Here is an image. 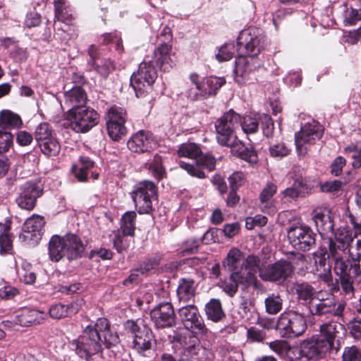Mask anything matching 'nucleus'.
Segmentation results:
<instances>
[{"label": "nucleus", "instance_id": "obj_1", "mask_svg": "<svg viewBox=\"0 0 361 361\" xmlns=\"http://www.w3.org/2000/svg\"><path fill=\"white\" fill-rule=\"evenodd\" d=\"M246 134L255 133L259 128L258 119L251 116H241L231 109L215 122L216 138L221 146L231 148L232 153L250 164H257L258 156L252 147H246L238 139L235 130L239 126Z\"/></svg>", "mask_w": 361, "mask_h": 361}, {"label": "nucleus", "instance_id": "obj_2", "mask_svg": "<svg viewBox=\"0 0 361 361\" xmlns=\"http://www.w3.org/2000/svg\"><path fill=\"white\" fill-rule=\"evenodd\" d=\"M265 44L263 31L250 27L242 30L237 39V57L235 62V80L243 85L255 79L257 65L254 56L258 55Z\"/></svg>", "mask_w": 361, "mask_h": 361}, {"label": "nucleus", "instance_id": "obj_3", "mask_svg": "<svg viewBox=\"0 0 361 361\" xmlns=\"http://www.w3.org/2000/svg\"><path fill=\"white\" fill-rule=\"evenodd\" d=\"M171 47L162 43L154 52L152 60L143 61L137 71L133 73L130 78V85L137 98L143 99V104L152 108L154 101L152 85L157 78L154 63L163 71H169L172 68L173 61L171 58Z\"/></svg>", "mask_w": 361, "mask_h": 361}, {"label": "nucleus", "instance_id": "obj_4", "mask_svg": "<svg viewBox=\"0 0 361 361\" xmlns=\"http://www.w3.org/2000/svg\"><path fill=\"white\" fill-rule=\"evenodd\" d=\"M118 343V335L110 329L108 320L99 318L94 326L88 325L83 334L73 341L72 347L85 361H106L102 345L109 348Z\"/></svg>", "mask_w": 361, "mask_h": 361}, {"label": "nucleus", "instance_id": "obj_5", "mask_svg": "<svg viewBox=\"0 0 361 361\" xmlns=\"http://www.w3.org/2000/svg\"><path fill=\"white\" fill-rule=\"evenodd\" d=\"M178 154L180 157L188 160V161L180 160L179 165L192 176L204 178L205 175L203 169H207L209 171L215 169L214 157L209 154H202L200 147L195 143L182 144L178 148Z\"/></svg>", "mask_w": 361, "mask_h": 361}, {"label": "nucleus", "instance_id": "obj_6", "mask_svg": "<svg viewBox=\"0 0 361 361\" xmlns=\"http://www.w3.org/2000/svg\"><path fill=\"white\" fill-rule=\"evenodd\" d=\"M85 250L81 239L75 234L67 233L63 237L53 235L49 243V255L51 261L59 262L63 257L69 260L81 257Z\"/></svg>", "mask_w": 361, "mask_h": 361}, {"label": "nucleus", "instance_id": "obj_7", "mask_svg": "<svg viewBox=\"0 0 361 361\" xmlns=\"http://www.w3.org/2000/svg\"><path fill=\"white\" fill-rule=\"evenodd\" d=\"M124 329L128 336L133 339L132 348L140 356L151 357L154 354L155 341L149 328L142 319L128 320Z\"/></svg>", "mask_w": 361, "mask_h": 361}, {"label": "nucleus", "instance_id": "obj_8", "mask_svg": "<svg viewBox=\"0 0 361 361\" xmlns=\"http://www.w3.org/2000/svg\"><path fill=\"white\" fill-rule=\"evenodd\" d=\"M330 351L315 334L290 347L287 351V356L290 361L319 360L324 358Z\"/></svg>", "mask_w": 361, "mask_h": 361}, {"label": "nucleus", "instance_id": "obj_9", "mask_svg": "<svg viewBox=\"0 0 361 361\" xmlns=\"http://www.w3.org/2000/svg\"><path fill=\"white\" fill-rule=\"evenodd\" d=\"M324 128L322 125L313 118L301 123L299 132L295 134V142L298 153L305 155L309 148L319 140L323 135Z\"/></svg>", "mask_w": 361, "mask_h": 361}, {"label": "nucleus", "instance_id": "obj_10", "mask_svg": "<svg viewBox=\"0 0 361 361\" xmlns=\"http://www.w3.org/2000/svg\"><path fill=\"white\" fill-rule=\"evenodd\" d=\"M130 196L140 214H149L153 202L157 201V187L152 181L140 182L133 187Z\"/></svg>", "mask_w": 361, "mask_h": 361}, {"label": "nucleus", "instance_id": "obj_11", "mask_svg": "<svg viewBox=\"0 0 361 361\" xmlns=\"http://www.w3.org/2000/svg\"><path fill=\"white\" fill-rule=\"evenodd\" d=\"M307 329L306 319L297 311H289L280 315L276 330L282 337L295 338L301 336Z\"/></svg>", "mask_w": 361, "mask_h": 361}, {"label": "nucleus", "instance_id": "obj_12", "mask_svg": "<svg viewBox=\"0 0 361 361\" xmlns=\"http://www.w3.org/2000/svg\"><path fill=\"white\" fill-rule=\"evenodd\" d=\"M66 117L71 128L80 133L88 132L99 122V115L97 111L86 106L68 110Z\"/></svg>", "mask_w": 361, "mask_h": 361}, {"label": "nucleus", "instance_id": "obj_13", "mask_svg": "<svg viewBox=\"0 0 361 361\" xmlns=\"http://www.w3.org/2000/svg\"><path fill=\"white\" fill-rule=\"evenodd\" d=\"M346 333L345 326L339 322H325L319 326V333L315 334L329 351L337 353Z\"/></svg>", "mask_w": 361, "mask_h": 361}, {"label": "nucleus", "instance_id": "obj_14", "mask_svg": "<svg viewBox=\"0 0 361 361\" xmlns=\"http://www.w3.org/2000/svg\"><path fill=\"white\" fill-rule=\"evenodd\" d=\"M287 234L289 243L298 250L309 251L315 245L316 233L307 225L290 226Z\"/></svg>", "mask_w": 361, "mask_h": 361}, {"label": "nucleus", "instance_id": "obj_15", "mask_svg": "<svg viewBox=\"0 0 361 361\" xmlns=\"http://www.w3.org/2000/svg\"><path fill=\"white\" fill-rule=\"evenodd\" d=\"M309 313L317 317H342L345 308V302H336L334 298H316L308 302Z\"/></svg>", "mask_w": 361, "mask_h": 361}, {"label": "nucleus", "instance_id": "obj_16", "mask_svg": "<svg viewBox=\"0 0 361 361\" xmlns=\"http://www.w3.org/2000/svg\"><path fill=\"white\" fill-rule=\"evenodd\" d=\"M42 192V185L39 180H28L19 187V195L16 199V202L22 209L31 211L35 206L37 199Z\"/></svg>", "mask_w": 361, "mask_h": 361}, {"label": "nucleus", "instance_id": "obj_17", "mask_svg": "<svg viewBox=\"0 0 361 361\" xmlns=\"http://www.w3.org/2000/svg\"><path fill=\"white\" fill-rule=\"evenodd\" d=\"M293 271L292 264L289 261L281 259L263 267L259 271V277L264 281L280 283L290 277Z\"/></svg>", "mask_w": 361, "mask_h": 361}, {"label": "nucleus", "instance_id": "obj_18", "mask_svg": "<svg viewBox=\"0 0 361 361\" xmlns=\"http://www.w3.org/2000/svg\"><path fill=\"white\" fill-rule=\"evenodd\" d=\"M44 224L42 216L33 214L25 221L19 235L20 240L30 245H37L43 235Z\"/></svg>", "mask_w": 361, "mask_h": 361}, {"label": "nucleus", "instance_id": "obj_19", "mask_svg": "<svg viewBox=\"0 0 361 361\" xmlns=\"http://www.w3.org/2000/svg\"><path fill=\"white\" fill-rule=\"evenodd\" d=\"M178 314L185 328L197 334H205L207 328L196 306L188 305L178 310Z\"/></svg>", "mask_w": 361, "mask_h": 361}, {"label": "nucleus", "instance_id": "obj_20", "mask_svg": "<svg viewBox=\"0 0 361 361\" xmlns=\"http://www.w3.org/2000/svg\"><path fill=\"white\" fill-rule=\"evenodd\" d=\"M150 317L157 329L172 327L176 324V314L170 302H161L150 311Z\"/></svg>", "mask_w": 361, "mask_h": 361}, {"label": "nucleus", "instance_id": "obj_21", "mask_svg": "<svg viewBox=\"0 0 361 361\" xmlns=\"http://www.w3.org/2000/svg\"><path fill=\"white\" fill-rule=\"evenodd\" d=\"M155 146L156 142L152 133L145 130H140L133 134L128 142V149L137 153L148 152Z\"/></svg>", "mask_w": 361, "mask_h": 361}, {"label": "nucleus", "instance_id": "obj_22", "mask_svg": "<svg viewBox=\"0 0 361 361\" xmlns=\"http://www.w3.org/2000/svg\"><path fill=\"white\" fill-rule=\"evenodd\" d=\"M86 101L85 91L80 86H75L63 93L61 106L63 110H73L85 106Z\"/></svg>", "mask_w": 361, "mask_h": 361}, {"label": "nucleus", "instance_id": "obj_23", "mask_svg": "<svg viewBox=\"0 0 361 361\" xmlns=\"http://www.w3.org/2000/svg\"><path fill=\"white\" fill-rule=\"evenodd\" d=\"M90 59L87 62L90 70H94L102 77H107L115 68L114 62L109 59H102L97 52L94 45H91L88 49Z\"/></svg>", "mask_w": 361, "mask_h": 361}, {"label": "nucleus", "instance_id": "obj_24", "mask_svg": "<svg viewBox=\"0 0 361 361\" xmlns=\"http://www.w3.org/2000/svg\"><path fill=\"white\" fill-rule=\"evenodd\" d=\"M326 251L324 249L317 250L313 253L314 264V272L322 281L325 283L332 281L331 265L328 261Z\"/></svg>", "mask_w": 361, "mask_h": 361}, {"label": "nucleus", "instance_id": "obj_25", "mask_svg": "<svg viewBox=\"0 0 361 361\" xmlns=\"http://www.w3.org/2000/svg\"><path fill=\"white\" fill-rule=\"evenodd\" d=\"M45 313L37 310L23 308L16 314L13 322L20 326H30L42 323Z\"/></svg>", "mask_w": 361, "mask_h": 361}, {"label": "nucleus", "instance_id": "obj_26", "mask_svg": "<svg viewBox=\"0 0 361 361\" xmlns=\"http://www.w3.org/2000/svg\"><path fill=\"white\" fill-rule=\"evenodd\" d=\"M259 265L260 259L253 255H248L245 261H243V266H244V268L241 267V271L244 274L247 285L257 286V273L259 274V271L262 269V268L259 267Z\"/></svg>", "mask_w": 361, "mask_h": 361}, {"label": "nucleus", "instance_id": "obj_27", "mask_svg": "<svg viewBox=\"0 0 361 361\" xmlns=\"http://www.w3.org/2000/svg\"><path fill=\"white\" fill-rule=\"evenodd\" d=\"M196 291L195 281L190 278H181L178 281L176 294L179 302L184 303L193 300Z\"/></svg>", "mask_w": 361, "mask_h": 361}, {"label": "nucleus", "instance_id": "obj_28", "mask_svg": "<svg viewBox=\"0 0 361 361\" xmlns=\"http://www.w3.org/2000/svg\"><path fill=\"white\" fill-rule=\"evenodd\" d=\"M225 83L226 80L224 78L210 76L204 78L200 82L202 99L215 95L216 91Z\"/></svg>", "mask_w": 361, "mask_h": 361}, {"label": "nucleus", "instance_id": "obj_29", "mask_svg": "<svg viewBox=\"0 0 361 361\" xmlns=\"http://www.w3.org/2000/svg\"><path fill=\"white\" fill-rule=\"evenodd\" d=\"M312 219L320 234L333 233L334 224L333 219L329 212H315Z\"/></svg>", "mask_w": 361, "mask_h": 361}, {"label": "nucleus", "instance_id": "obj_30", "mask_svg": "<svg viewBox=\"0 0 361 361\" xmlns=\"http://www.w3.org/2000/svg\"><path fill=\"white\" fill-rule=\"evenodd\" d=\"M293 288L297 298L305 302L307 306L309 302L316 299L314 297L317 293L315 288L307 282H296Z\"/></svg>", "mask_w": 361, "mask_h": 361}, {"label": "nucleus", "instance_id": "obj_31", "mask_svg": "<svg viewBox=\"0 0 361 361\" xmlns=\"http://www.w3.org/2000/svg\"><path fill=\"white\" fill-rule=\"evenodd\" d=\"M242 259V252L238 248H231L223 262V266L231 273L234 271H241L243 262Z\"/></svg>", "mask_w": 361, "mask_h": 361}, {"label": "nucleus", "instance_id": "obj_32", "mask_svg": "<svg viewBox=\"0 0 361 361\" xmlns=\"http://www.w3.org/2000/svg\"><path fill=\"white\" fill-rule=\"evenodd\" d=\"M204 311L207 319L214 322H219L225 317L221 302L219 299H211L205 305Z\"/></svg>", "mask_w": 361, "mask_h": 361}, {"label": "nucleus", "instance_id": "obj_33", "mask_svg": "<svg viewBox=\"0 0 361 361\" xmlns=\"http://www.w3.org/2000/svg\"><path fill=\"white\" fill-rule=\"evenodd\" d=\"M243 284L247 286V281L245 280L244 274L241 271H234L231 274L229 281L222 284L224 291L231 297H233L238 290V285Z\"/></svg>", "mask_w": 361, "mask_h": 361}, {"label": "nucleus", "instance_id": "obj_34", "mask_svg": "<svg viewBox=\"0 0 361 361\" xmlns=\"http://www.w3.org/2000/svg\"><path fill=\"white\" fill-rule=\"evenodd\" d=\"M11 221L6 219L0 223V254L1 255L11 253L13 249L12 240L8 234L10 230Z\"/></svg>", "mask_w": 361, "mask_h": 361}, {"label": "nucleus", "instance_id": "obj_35", "mask_svg": "<svg viewBox=\"0 0 361 361\" xmlns=\"http://www.w3.org/2000/svg\"><path fill=\"white\" fill-rule=\"evenodd\" d=\"M94 166V163L89 157L82 156L78 165L73 166L72 171L75 178L80 182L87 180L88 171Z\"/></svg>", "mask_w": 361, "mask_h": 361}, {"label": "nucleus", "instance_id": "obj_36", "mask_svg": "<svg viewBox=\"0 0 361 361\" xmlns=\"http://www.w3.org/2000/svg\"><path fill=\"white\" fill-rule=\"evenodd\" d=\"M137 214L134 211L126 212L121 218L119 231L124 235H129L133 237L135 230V220Z\"/></svg>", "mask_w": 361, "mask_h": 361}, {"label": "nucleus", "instance_id": "obj_37", "mask_svg": "<svg viewBox=\"0 0 361 361\" xmlns=\"http://www.w3.org/2000/svg\"><path fill=\"white\" fill-rule=\"evenodd\" d=\"M343 152L348 159L352 160L351 164L354 169L361 167V141L351 143L344 148Z\"/></svg>", "mask_w": 361, "mask_h": 361}, {"label": "nucleus", "instance_id": "obj_38", "mask_svg": "<svg viewBox=\"0 0 361 361\" xmlns=\"http://www.w3.org/2000/svg\"><path fill=\"white\" fill-rule=\"evenodd\" d=\"M190 86L185 90V95L191 100L202 99V87L199 76L196 73L190 75Z\"/></svg>", "mask_w": 361, "mask_h": 361}, {"label": "nucleus", "instance_id": "obj_39", "mask_svg": "<svg viewBox=\"0 0 361 361\" xmlns=\"http://www.w3.org/2000/svg\"><path fill=\"white\" fill-rule=\"evenodd\" d=\"M348 257L353 262V269L355 274L360 272V261H361V238L357 239L354 245L348 247Z\"/></svg>", "mask_w": 361, "mask_h": 361}, {"label": "nucleus", "instance_id": "obj_40", "mask_svg": "<svg viewBox=\"0 0 361 361\" xmlns=\"http://www.w3.org/2000/svg\"><path fill=\"white\" fill-rule=\"evenodd\" d=\"M266 312L269 314L279 313L283 307V299L278 294H270L264 300Z\"/></svg>", "mask_w": 361, "mask_h": 361}, {"label": "nucleus", "instance_id": "obj_41", "mask_svg": "<svg viewBox=\"0 0 361 361\" xmlns=\"http://www.w3.org/2000/svg\"><path fill=\"white\" fill-rule=\"evenodd\" d=\"M348 245L338 242L334 243L329 241V255L328 258L331 259L348 257Z\"/></svg>", "mask_w": 361, "mask_h": 361}, {"label": "nucleus", "instance_id": "obj_42", "mask_svg": "<svg viewBox=\"0 0 361 361\" xmlns=\"http://www.w3.org/2000/svg\"><path fill=\"white\" fill-rule=\"evenodd\" d=\"M235 51L237 48L233 43H226L217 49L215 58L219 62L227 61L233 57Z\"/></svg>", "mask_w": 361, "mask_h": 361}, {"label": "nucleus", "instance_id": "obj_43", "mask_svg": "<svg viewBox=\"0 0 361 361\" xmlns=\"http://www.w3.org/2000/svg\"><path fill=\"white\" fill-rule=\"evenodd\" d=\"M125 123L121 122L116 123L112 119L111 121H106L108 134L112 140H118L126 134L127 130Z\"/></svg>", "mask_w": 361, "mask_h": 361}, {"label": "nucleus", "instance_id": "obj_44", "mask_svg": "<svg viewBox=\"0 0 361 361\" xmlns=\"http://www.w3.org/2000/svg\"><path fill=\"white\" fill-rule=\"evenodd\" d=\"M103 44H111L118 54H121L123 51L121 37L120 33L117 32L106 33L101 37Z\"/></svg>", "mask_w": 361, "mask_h": 361}, {"label": "nucleus", "instance_id": "obj_45", "mask_svg": "<svg viewBox=\"0 0 361 361\" xmlns=\"http://www.w3.org/2000/svg\"><path fill=\"white\" fill-rule=\"evenodd\" d=\"M22 125L20 117L11 111H6L1 113L0 117V126L2 128H6V126L13 128H18Z\"/></svg>", "mask_w": 361, "mask_h": 361}, {"label": "nucleus", "instance_id": "obj_46", "mask_svg": "<svg viewBox=\"0 0 361 361\" xmlns=\"http://www.w3.org/2000/svg\"><path fill=\"white\" fill-rule=\"evenodd\" d=\"M42 152L48 157L56 156L60 152V145L54 137L49 140L39 143Z\"/></svg>", "mask_w": 361, "mask_h": 361}, {"label": "nucleus", "instance_id": "obj_47", "mask_svg": "<svg viewBox=\"0 0 361 361\" xmlns=\"http://www.w3.org/2000/svg\"><path fill=\"white\" fill-rule=\"evenodd\" d=\"M126 109L117 106L109 108L106 114V121H111L112 119L116 123H126Z\"/></svg>", "mask_w": 361, "mask_h": 361}, {"label": "nucleus", "instance_id": "obj_48", "mask_svg": "<svg viewBox=\"0 0 361 361\" xmlns=\"http://www.w3.org/2000/svg\"><path fill=\"white\" fill-rule=\"evenodd\" d=\"M112 243L114 247L118 252H122L128 248L130 245V240L128 237L129 235H124L121 231H116L114 232Z\"/></svg>", "mask_w": 361, "mask_h": 361}, {"label": "nucleus", "instance_id": "obj_49", "mask_svg": "<svg viewBox=\"0 0 361 361\" xmlns=\"http://www.w3.org/2000/svg\"><path fill=\"white\" fill-rule=\"evenodd\" d=\"M200 346L199 344L193 343L192 344L184 347L181 351L180 361H197Z\"/></svg>", "mask_w": 361, "mask_h": 361}, {"label": "nucleus", "instance_id": "obj_50", "mask_svg": "<svg viewBox=\"0 0 361 361\" xmlns=\"http://www.w3.org/2000/svg\"><path fill=\"white\" fill-rule=\"evenodd\" d=\"M35 137L38 144L54 137L51 130L47 123H42L37 126L35 131Z\"/></svg>", "mask_w": 361, "mask_h": 361}, {"label": "nucleus", "instance_id": "obj_51", "mask_svg": "<svg viewBox=\"0 0 361 361\" xmlns=\"http://www.w3.org/2000/svg\"><path fill=\"white\" fill-rule=\"evenodd\" d=\"M149 169L152 175L157 179L162 178L166 174L165 169L162 164V158L158 154H156L154 157L153 161L149 164Z\"/></svg>", "mask_w": 361, "mask_h": 361}, {"label": "nucleus", "instance_id": "obj_52", "mask_svg": "<svg viewBox=\"0 0 361 361\" xmlns=\"http://www.w3.org/2000/svg\"><path fill=\"white\" fill-rule=\"evenodd\" d=\"M50 317L54 319H59L69 315L68 307L61 303L52 305L49 310Z\"/></svg>", "mask_w": 361, "mask_h": 361}, {"label": "nucleus", "instance_id": "obj_53", "mask_svg": "<svg viewBox=\"0 0 361 361\" xmlns=\"http://www.w3.org/2000/svg\"><path fill=\"white\" fill-rule=\"evenodd\" d=\"M353 238L354 237L352 236L349 231L343 228L338 229L335 233V238L334 239L329 238V241L334 243L339 242L343 244H347L348 247L350 244L353 242Z\"/></svg>", "mask_w": 361, "mask_h": 361}, {"label": "nucleus", "instance_id": "obj_54", "mask_svg": "<svg viewBox=\"0 0 361 361\" xmlns=\"http://www.w3.org/2000/svg\"><path fill=\"white\" fill-rule=\"evenodd\" d=\"M343 361H361V351L355 346L345 347L342 355Z\"/></svg>", "mask_w": 361, "mask_h": 361}, {"label": "nucleus", "instance_id": "obj_55", "mask_svg": "<svg viewBox=\"0 0 361 361\" xmlns=\"http://www.w3.org/2000/svg\"><path fill=\"white\" fill-rule=\"evenodd\" d=\"M161 257L159 255L150 257L140 265L137 270L142 274H146L149 271L157 268L160 262Z\"/></svg>", "mask_w": 361, "mask_h": 361}, {"label": "nucleus", "instance_id": "obj_56", "mask_svg": "<svg viewBox=\"0 0 361 361\" xmlns=\"http://www.w3.org/2000/svg\"><path fill=\"white\" fill-rule=\"evenodd\" d=\"M348 257L332 259L334 262V271L336 275L340 276L348 275Z\"/></svg>", "mask_w": 361, "mask_h": 361}, {"label": "nucleus", "instance_id": "obj_57", "mask_svg": "<svg viewBox=\"0 0 361 361\" xmlns=\"http://www.w3.org/2000/svg\"><path fill=\"white\" fill-rule=\"evenodd\" d=\"M269 152L273 157L282 158L287 156L290 150L284 143L278 142L270 145Z\"/></svg>", "mask_w": 361, "mask_h": 361}, {"label": "nucleus", "instance_id": "obj_58", "mask_svg": "<svg viewBox=\"0 0 361 361\" xmlns=\"http://www.w3.org/2000/svg\"><path fill=\"white\" fill-rule=\"evenodd\" d=\"M200 245V240L191 238L185 240L181 246L183 254H193L197 251Z\"/></svg>", "mask_w": 361, "mask_h": 361}, {"label": "nucleus", "instance_id": "obj_59", "mask_svg": "<svg viewBox=\"0 0 361 361\" xmlns=\"http://www.w3.org/2000/svg\"><path fill=\"white\" fill-rule=\"evenodd\" d=\"M277 190L276 185L273 183H267L259 194V201L274 200L273 197Z\"/></svg>", "mask_w": 361, "mask_h": 361}, {"label": "nucleus", "instance_id": "obj_60", "mask_svg": "<svg viewBox=\"0 0 361 361\" xmlns=\"http://www.w3.org/2000/svg\"><path fill=\"white\" fill-rule=\"evenodd\" d=\"M230 188L232 190H237L245 182V175L240 171L234 172L228 178Z\"/></svg>", "mask_w": 361, "mask_h": 361}, {"label": "nucleus", "instance_id": "obj_61", "mask_svg": "<svg viewBox=\"0 0 361 361\" xmlns=\"http://www.w3.org/2000/svg\"><path fill=\"white\" fill-rule=\"evenodd\" d=\"M361 20V13L356 9H347L345 13L344 23L345 25H353Z\"/></svg>", "mask_w": 361, "mask_h": 361}, {"label": "nucleus", "instance_id": "obj_62", "mask_svg": "<svg viewBox=\"0 0 361 361\" xmlns=\"http://www.w3.org/2000/svg\"><path fill=\"white\" fill-rule=\"evenodd\" d=\"M260 120L264 135L267 137L271 136L274 131V123L271 117L264 114L260 117Z\"/></svg>", "mask_w": 361, "mask_h": 361}, {"label": "nucleus", "instance_id": "obj_63", "mask_svg": "<svg viewBox=\"0 0 361 361\" xmlns=\"http://www.w3.org/2000/svg\"><path fill=\"white\" fill-rule=\"evenodd\" d=\"M350 334L355 339L361 337V318L355 317L348 324Z\"/></svg>", "mask_w": 361, "mask_h": 361}, {"label": "nucleus", "instance_id": "obj_64", "mask_svg": "<svg viewBox=\"0 0 361 361\" xmlns=\"http://www.w3.org/2000/svg\"><path fill=\"white\" fill-rule=\"evenodd\" d=\"M17 273L20 277L21 280L26 284H32L35 281V274L30 269H19L17 268Z\"/></svg>", "mask_w": 361, "mask_h": 361}]
</instances>
